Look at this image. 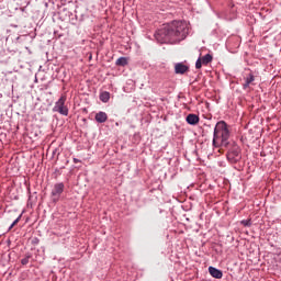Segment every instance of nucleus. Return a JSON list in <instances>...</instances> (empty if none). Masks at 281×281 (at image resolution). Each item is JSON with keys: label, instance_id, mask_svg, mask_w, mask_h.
<instances>
[{"label": "nucleus", "instance_id": "obj_1", "mask_svg": "<svg viewBox=\"0 0 281 281\" xmlns=\"http://www.w3.org/2000/svg\"><path fill=\"white\" fill-rule=\"evenodd\" d=\"M188 34H190L188 22L173 20L158 29L155 33V38L161 44L177 45V43L186 41V38H188Z\"/></svg>", "mask_w": 281, "mask_h": 281}, {"label": "nucleus", "instance_id": "obj_2", "mask_svg": "<svg viewBox=\"0 0 281 281\" xmlns=\"http://www.w3.org/2000/svg\"><path fill=\"white\" fill-rule=\"evenodd\" d=\"M213 146H215V148L221 146L227 148V146H229V128L227 127V123L225 121L217 122L214 127Z\"/></svg>", "mask_w": 281, "mask_h": 281}, {"label": "nucleus", "instance_id": "obj_3", "mask_svg": "<svg viewBox=\"0 0 281 281\" xmlns=\"http://www.w3.org/2000/svg\"><path fill=\"white\" fill-rule=\"evenodd\" d=\"M226 157L229 164H238V161L243 159L240 146H238L236 143H233V145L228 148Z\"/></svg>", "mask_w": 281, "mask_h": 281}, {"label": "nucleus", "instance_id": "obj_4", "mask_svg": "<svg viewBox=\"0 0 281 281\" xmlns=\"http://www.w3.org/2000/svg\"><path fill=\"white\" fill-rule=\"evenodd\" d=\"M65 102H67V95L61 94L53 108L54 113H59V115L67 117V115H69V108L65 105Z\"/></svg>", "mask_w": 281, "mask_h": 281}, {"label": "nucleus", "instance_id": "obj_5", "mask_svg": "<svg viewBox=\"0 0 281 281\" xmlns=\"http://www.w3.org/2000/svg\"><path fill=\"white\" fill-rule=\"evenodd\" d=\"M64 192H65V183L64 182L55 183L50 192L52 203H58Z\"/></svg>", "mask_w": 281, "mask_h": 281}, {"label": "nucleus", "instance_id": "obj_6", "mask_svg": "<svg viewBox=\"0 0 281 281\" xmlns=\"http://www.w3.org/2000/svg\"><path fill=\"white\" fill-rule=\"evenodd\" d=\"M212 60H214V57L212 56V54H206L202 57H199L195 61V69H201V67L207 66L210 65V63H212Z\"/></svg>", "mask_w": 281, "mask_h": 281}, {"label": "nucleus", "instance_id": "obj_7", "mask_svg": "<svg viewBox=\"0 0 281 281\" xmlns=\"http://www.w3.org/2000/svg\"><path fill=\"white\" fill-rule=\"evenodd\" d=\"M187 71H190V66L183 63H177L175 65V74L183 76V74H187Z\"/></svg>", "mask_w": 281, "mask_h": 281}, {"label": "nucleus", "instance_id": "obj_8", "mask_svg": "<svg viewBox=\"0 0 281 281\" xmlns=\"http://www.w3.org/2000/svg\"><path fill=\"white\" fill-rule=\"evenodd\" d=\"M209 273L210 276H212V278H215L216 280H221V278H223V271L212 266L209 267Z\"/></svg>", "mask_w": 281, "mask_h": 281}, {"label": "nucleus", "instance_id": "obj_9", "mask_svg": "<svg viewBox=\"0 0 281 281\" xmlns=\"http://www.w3.org/2000/svg\"><path fill=\"white\" fill-rule=\"evenodd\" d=\"M95 122L99 124H104L106 120H109V115H106V112H98L94 116Z\"/></svg>", "mask_w": 281, "mask_h": 281}, {"label": "nucleus", "instance_id": "obj_10", "mask_svg": "<svg viewBox=\"0 0 281 281\" xmlns=\"http://www.w3.org/2000/svg\"><path fill=\"white\" fill-rule=\"evenodd\" d=\"M244 80L245 82L243 83V89H249V85L256 80V76L250 72L247 77L244 78Z\"/></svg>", "mask_w": 281, "mask_h": 281}, {"label": "nucleus", "instance_id": "obj_11", "mask_svg": "<svg viewBox=\"0 0 281 281\" xmlns=\"http://www.w3.org/2000/svg\"><path fill=\"white\" fill-rule=\"evenodd\" d=\"M199 120V115L196 114H189L186 119L187 123L190 124V126H196Z\"/></svg>", "mask_w": 281, "mask_h": 281}, {"label": "nucleus", "instance_id": "obj_12", "mask_svg": "<svg viewBox=\"0 0 281 281\" xmlns=\"http://www.w3.org/2000/svg\"><path fill=\"white\" fill-rule=\"evenodd\" d=\"M115 65L116 67H126V65H128V58L120 57L119 59H116Z\"/></svg>", "mask_w": 281, "mask_h": 281}, {"label": "nucleus", "instance_id": "obj_13", "mask_svg": "<svg viewBox=\"0 0 281 281\" xmlns=\"http://www.w3.org/2000/svg\"><path fill=\"white\" fill-rule=\"evenodd\" d=\"M99 98H100L101 102L106 103V102H109V100H111V93L109 91H103L100 93Z\"/></svg>", "mask_w": 281, "mask_h": 281}, {"label": "nucleus", "instance_id": "obj_14", "mask_svg": "<svg viewBox=\"0 0 281 281\" xmlns=\"http://www.w3.org/2000/svg\"><path fill=\"white\" fill-rule=\"evenodd\" d=\"M30 258H32V254H26L23 259H21V265L25 266L30 263Z\"/></svg>", "mask_w": 281, "mask_h": 281}, {"label": "nucleus", "instance_id": "obj_15", "mask_svg": "<svg viewBox=\"0 0 281 281\" xmlns=\"http://www.w3.org/2000/svg\"><path fill=\"white\" fill-rule=\"evenodd\" d=\"M241 225H244V227H251V220L241 221Z\"/></svg>", "mask_w": 281, "mask_h": 281}, {"label": "nucleus", "instance_id": "obj_16", "mask_svg": "<svg viewBox=\"0 0 281 281\" xmlns=\"http://www.w3.org/2000/svg\"><path fill=\"white\" fill-rule=\"evenodd\" d=\"M21 216H22V215H20V216L10 225L9 231L12 229V228L14 227V225H16V224L19 223V221H21Z\"/></svg>", "mask_w": 281, "mask_h": 281}, {"label": "nucleus", "instance_id": "obj_17", "mask_svg": "<svg viewBox=\"0 0 281 281\" xmlns=\"http://www.w3.org/2000/svg\"><path fill=\"white\" fill-rule=\"evenodd\" d=\"M72 161H74V164H80L81 162V160L78 159V158H74Z\"/></svg>", "mask_w": 281, "mask_h": 281}, {"label": "nucleus", "instance_id": "obj_18", "mask_svg": "<svg viewBox=\"0 0 281 281\" xmlns=\"http://www.w3.org/2000/svg\"><path fill=\"white\" fill-rule=\"evenodd\" d=\"M33 245H38V238L33 239Z\"/></svg>", "mask_w": 281, "mask_h": 281}]
</instances>
